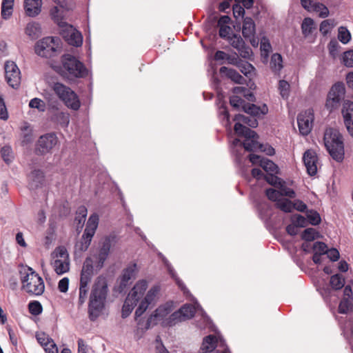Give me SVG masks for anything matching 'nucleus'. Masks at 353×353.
<instances>
[{"label":"nucleus","mask_w":353,"mask_h":353,"mask_svg":"<svg viewBox=\"0 0 353 353\" xmlns=\"http://www.w3.org/2000/svg\"><path fill=\"white\" fill-rule=\"evenodd\" d=\"M236 67H238L240 71L246 77L251 74V73L255 70L251 63L241 59Z\"/></svg>","instance_id":"nucleus-49"},{"label":"nucleus","mask_w":353,"mask_h":353,"mask_svg":"<svg viewBox=\"0 0 353 353\" xmlns=\"http://www.w3.org/2000/svg\"><path fill=\"white\" fill-rule=\"evenodd\" d=\"M158 292H159L158 287L154 286V287L152 288L148 292L146 296H145L144 299L141 302L145 303V304H147V305L148 307L149 305H150L154 301Z\"/></svg>","instance_id":"nucleus-55"},{"label":"nucleus","mask_w":353,"mask_h":353,"mask_svg":"<svg viewBox=\"0 0 353 353\" xmlns=\"http://www.w3.org/2000/svg\"><path fill=\"white\" fill-rule=\"evenodd\" d=\"M172 304L167 303L163 305L159 306L154 312V314H152L147 320L144 330H147L150 328L151 326L157 324L156 319L157 318H163L166 316L169 313L171 312Z\"/></svg>","instance_id":"nucleus-15"},{"label":"nucleus","mask_w":353,"mask_h":353,"mask_svg":"<svg viewBox=\"0 0 353 353\" xmlns=\"http://www.w3.org/2000/svg\"><path fill=\"white\" fill-rule=\"evenodd\" d=\"M52 88L59 99L70 109L78 110L81 106L78 95L69 87L64 84L55 82Z\"/></svg>","instance_id":"nucleus-5"},{"label":"nucleus","mask_w":353,"mask_h":353,"mask_svg":"<svg viewBox=\"0 0 353 353\" xmlns=\"http://www.w3.org/2000/svg\"><path fill=\"white\" fill-rule=\"evenodd\" d=\"M259 165L267 172H273L277 174L279 172V168L276 163L272 161L263 158L259 161Z\"/></svg>","instance_id":"nucleus-34"},{"label":"nucleus","mask_w":353,"mask_h":353,"mask_svg":"<svg viewBox=\"0 0 353 353\" xmlns=\"http://www.w3.org/2000/svg\"><path fill=\"white\" fill-rule=\"evenodd\" d=\"M256 32V26L254 20L249 17L243 18L242 25V34L243 37L247 39L254 36Z\"/></svg>","instance_id":"nucleus-23"},{"label":"nucleus","mask_w":353,"mask_h":353,"mask_svg":"<svg viewBox=\"0 0 353 353\" xmlns=\"http://www.w3.org/2000/svg\"><path fill=\"white\" fill-rule=\"evenodd\" d=\"M327 245L321 241H316L313 245V250L315 252L319 253L322 255H325L327 251Z\"/></svg>","instance_id":"nucleus-61"},{"label":"nucleus","mask_w":353,"mask_h":353,"mask_svg":"<svg viewBox=\"0 0 353 353\" xmlns=\"http://www.w3.org/2000/svg\"><path fill=\"white\" fill-rule=\"evenodd\" d=\"M316 29L314 20L310 17H305L301 24L302 33L305 37L310 35L313 30Z\"/></svg>","instance_id":"nucleus-33"},{"label":"nucleus","mask_w":353,"mask_h":353,"mask_svg":"<svg viewBox=\"0 0 353 353\" xmlns=\"http://www.w3.org/2000/svg\"><path fill=\"white\" fill-rule=\"evenodd\" d=\"M334 19H329L323 21L320 24L319 31L323 36L330 33L332 29L335 26Z\"/></svg>","instance_id":"nucleus-40"},{"label":"nucleus","mask_w":353,"mask_h":353,"mask_svg":"<svg viewBox=\"0 0 353 353\" xmlns=\"http://www.w3.org/2000/svg\"><path fill=\"white\" fill-rule=\"evenodd\" d=\"M233 120L236 122L242 121L245 124H247L249 127L255 128L258 126V121L255 118H250L241 114H236Z\"/></svg>","instance_id":"nucleus-35"},{"label":"nucleus","mask_w":353,"mask_h":353,"mask_svg":"<svg viewBox=\"0 0 353 353\" xmlns=\"http://www.w3.org/2000/svg\"><path fill=\"white\" fill-rule=\"evenodd\" d=\"M314 113L311 109L307 110L298 114L297 123L299 132L303 135H307L312 129Z\"/></svg>","instance_id":"nucleus-13"},{"label":"nucleus","mask_w":353,"mask_h":353,"mask_svg":"<svg viewBox=\"0 0 353 353\" xmlns=\"http://www.w3.org/2000/svg\"><path fill=\"white\" fill-rule=\"evenodd\" d=\"M61 66L57 67L56 71L63 79L72 81L88 75V70L85 65L73 55L64 54L61 56Z\"/></svg>","instance_id":"nucleus-2"},{"label":"nucleus","mask_w":353,"mask_h":353,"mask_svg":"<svg viewBox=\"0 0 353 353\" xmlns=\"http://www.w3.org/2000/svg\"><path fill=\"white\" fill-rule=\"evenodd\" d=\"M50 16L52 19L61 28H63L68 24L63 21V16L60 14V10L57 6L50 10Z\"/></svg>","instance_id":"nucleus-36"},{"label":"nucleus","mask_w":353,"mask_h":353,"mask_svg":"<svg viewBox=\"0 0 353 353\" xmlns=\"http://www.w3.org/2000/svg\"><path fill=\"white\" fill-rule=\"evenodd\" d=\"M325 255H326V257L332 262L338 261L340 257L339 252L337 249L334 248L330 249L328 248Z\"/></svg>","instance_id":"nucleus-64"},{"label":"nucleus","mask_w":353,"mask_h":353,"mask_svg":"<svg viewBox=\"0 0 353 353\" xmlns=\"http://www.w3.org/2000/svg\"><path fill=\"white\" fill-rule=\"evenodd\" d=\"M60 43L59 37H47L36 43L34 50L39 56L50 58L61 50Z\"/></svg>","instance_id":"nucleus-6"},{"label":"nucleus","mask_w":353,"mask_h":353,"mask_svg":"<svg viewBox=\"0 0 353 353\" xmlns=\"http://www.w3.org/2000/svg\"><path fill=\"white\" fill-rule=\"evenodd\" d=\"M230 45L237 50L244 45L245 41L239 34H233L228 39Z\"/></svg>","instance_id":"nucleus-54"},{"label":"nucleus","mask_w":353,"mask_h":353,"mask_svg":"<svg viewBox=\"0 0 353 353\" xmlns=\"http://www.w3.org/2000/svg\"><path fill=\"white\" fill-rule=\"evenodd\" d=\"M301 6L307 11H319L323 3L314 2V0H301Z\"/></svg>","instance_id":"nucleus-46"},{"label":"nucleus","mask_w":353,"mask_h":353,"mask_svg":"<svg viewBox=\"0 0 353 353\" xmlns=\"http://www.w3.org/2000/svg\"><path fill=\"white\" fill-rule=\"evenodd\" d=\"M61 35L70 46L79 47L83 43V37L81 33L71 25L67 24L65 26V27L61 30Z\"/></svg>","instance_id":"nucleus-12"},{"label":"nucleus","mask_w":353,"mask_h":353,"mask_svg":"<svg viewBox=\"0 0 353 353\" xmlns=\"http://www.w3.org/2000/svg\"><path fill=\"white\" fill-rule=\"evenodd\" d=\"M95 273L94 266H83L81 272L80 285L88 286V283L91 281Z\"/></svg>","instance_id":"nucleus-28"},{"label":"nucleus","mask_w":353,"mask_h":353,"mask_svg":"<svg viewBox=\"0 0 353 353\" xmlns=\"http://www.w3.org/2000/svg\"><path fill=\"white\" fill-rule=\"evenodd\" d=\"M242 110L252 116L256 117L259 115V111L261 110V107L258 106L254 103H249L245 102L244 105L242 107Z\"/></svg>","instance_id":"nucleus-45"},{"label":"nucleus","mask_w":353,"mask_h":353,"mask_svg":"<svg viewBox=\"0 0 353 353\" xmlns=\"http://www.w3.org/2000/svg\"><path fill=\"white\" fill-rule=\"evenodd\" d=\"M290 85L285 80H280L279 82V90L282 98L288 99L290 95Z\"/></svg>","instance_id":"nucleus-53"},{"label":"nucleus","mask_w":353,"mask_h":353,"mask_svg":"<svg viewBox=\"0 0 353 353\" xmlns=\"http://www.w3.org/2000/svg\"><path fill=\"white\" fill-rule=\"evenodd\" d=\"M325 147L331 157L338 163L344 159L345 150L343 138L340 132L333 128H328L324 132Z\"/></svg>","instance_id":"nucleus-4"},{"label":"nucleus","mask_w":353,"mask_h":353,"mask_svg":"<svg viewBox=\"0 0 353 353\" xmlns=\"http://www.w3.org/2000/svg\"><path fill=\"white\" fill-rule=\"evenodd\" d=\"M14 0H3L1 3V17L5 20L9 19L12 15Z\"/></svg>","instance_id":"nucleus-30"},{"label":"nucleus","mask_w":353,"mask_h":353,"mask_svg":"<svg viewBox=\"0 0 353 353\" xmlns=\"http://www.w3.org/2000/svg\"><path fill=\"white\" fill-rule=\"evenodd\" d=\"M182 321L184 320L181 316V314L178 310L173 312L168 319H166L164 323L169 327H172L175 325L177 323L181 322Z\"/></svg>","instance_id":"nucleus-48"},{"label":"nucleus","mask_w":353,"mask_h":353,"mask_svg":"<svg viewBox=\"0 0 353 353\" xmlns=\"http://www.w3.org/2000/svg\"><path fill=\"white\" fill-rule=\"evenodd\" d=\"M342 114L350 134L353 137V102L347 100L343 104Z\"/></svg>","instance_id":"nucleus-16"},{"label":"nucleus","mask_w":353,"mask_h":353,"mask_svg":"<svg viewBox=\"0 0 353 353\" xmlns=\"http://www.w3.org/2000/svg\"><path fill=\"white\" fill-rule=\"evenodd\" d=\"M275 205L276 208L286 213L291 212L293 210V202L288 199H280Z\"/></svg>","instance_id":"nucleus-44"},{"label":"nucleus","mask_w":353,"mask_h":353,"mask_svg":"<svg viewBox=\"0 0 353 353\" xmlns=\"http://www.w3.org/2000/svg\"><path fill=\"white\" fill-rule=\"evenodd\" d=\"M319 232L313 228H309L303 230L301 234V239L305 241H312L316 236H319Z\"/></svg>","instance_id":"nucleus-50"},{"label":"nucleus","mask_w":353,"mask_h":353,"mask_svg":"<svg viewBox=\"0 0 353 353\" xmlns=\"http://www.w3.org/2000/svg\"><path fill=\"white\" fill-rule=\"evenodd\" d=\"M233 16L235 19H241L243 20L245 10L240 4L235 3L232 6Z\"/></svg>","instance_id":"nucleus-59"},{"label":"nucleus","mask_w":353,"mask_h":353,"mask_svg":"<svg viewBox=\"0 0 353 353\" xmlns=\"http://www.w3.org/2000/svg\"><path fill=\"white\" fill-rule=\"evenodd\" d=\"M22 290L30 296H41L45 290L42 277L30 266H21L19 271Z\"/></svg>","instance_id":"nucleus-3"},{"label":"nucleus","mask_w":353,"mask_h":353,"mask_svg":"<svg viewBox=\"0 0 353 353\" xmlns=\"http://www.w3.org/2000/svg\"><path fill=\"white\" fill-rule=\"evenodd\" d=\"M245 103V100L236 95L230 98V104L237 110H242V107L244 105Z\"/></svg>","instance_id":"nucleus-57"},{"label":"nucleus","mask_w":353,"mask_h":353,"mask_svg":"<svg viewBox=\"0 0 353 353\" xmlns=\"http://www.w3.org/2000/svg\"><path fill=\"white\" fill-rule=\"evenodd\" d=\"M56 239V227L54 224L50 223L46 231V236L44 240V245L48 248Z\"/></svg>","instance_id":"nucleus-42"},{"label":"nucleus","mask_w":353,"mask_h":353,"mask_svg":"<svg viewBox=\"0 0 353 353\" xmlns=\"http://www.w3.org/2000/svg\"><path fill=\"white\" fill-rule=\"evenodd\" d=\"M29 107L31 108H36L39 112H44L46 110L45 102L39 98H34L29 102Z\"/></svg>","instance_id":"nucleus-56"},{"label":"nucleus","mask_w":353,"mask_h":353,"mask_svg":"<svg viewBox=\"0 0 353 353\" xmlns=\"http://www.w3.org/2000/svg\"><path fill=\"white\" fill-rule=\"evenodd\" d=\"M265 180L270 185L279 188L282 183H284L279 177L273 174H268L264 176Z\"/></svg>","instance_id":"nucleus-58"},{"label":"nucleus","mask_w":353,"mask_h":353,"mask_svg":"<svg viewBox=\"0 0 353 353\" xmlns=\"http://www.w3.org/2000/svg\"><path fill=\"white\" fill-rule=\"evenodd\" d=\"M147 288V281L145 280H141L137 283V284L134 286L128 296H131V298L137 299V301H139L144 294Z\"/></svg>","instance_id":"nucleus-24"},{"label":"nucleus","mask_w":353,"mask_h":353,"mask_svg":"<svg viewBox=\"0 0 353 353\" xmlns=\"http://www.w3.org/2000/svg\"><path fill=\"white\" fill-rule=\"evenodd\" d=\"M54 265H70L69 256L64 246L57 247L51 254Z\"/></svg>","instance_id":"nucleus-20"},{"label":"nucleus","mask_w":353,"mask_h":353,"mask_svg":"<svg viewBox=\"0 0 353 353\" xmlns=\"http://www.w3.org/2000/svg\"><path fill=\"white\" fill-rule=\"evenodd\" d=\"M218 340L215 336L208 335L204 338L202 343V353H230L229 349L225 348L223 350H215Z\"/></svg>","instance_id":"nucleus-18"},{"label":"nucleus","mask_w":353,"mask_h":353,"mask_svg":"<svg viewBox=\"0 0 353 353\" xmlns=\"http://www.w3.org/2000/svg\"><path fill=\"white\" fill-rule=\"evenodd\" d=\"M234 132L239 137H243L245 140H250L252 139H258L259 135L257 133L251 130L250 128L243 125L239 122H236L234 127Z\"/></svg>","instance_id":"nucleus-21"},{"label":"nucleus","mask_w":353,"mask_h":353,"mask_svg":"<svg viewBox=\"0 0 353 353\" xmlns=\"http://www.w3.org/2000/svg\"><path fill=\"white\" fill-rule=\"evenodd\" d=\"M137 299H134L131 298V296H128L122 307V318H127L132 312L134 307L137 305Z\"/></svg>","instance_id":"nucleus-31"},{"label":"nucleus","mask_w":353,"mask_h":353,"mask_svg":"<svg viewBox=\"0 0 353 353\" xmlns=\"http://www.w3.org/2000/svg\"><path fill=\"white\" fill-rule=\"evenodd\" d=\"M98 223L99 216L97 215L92 214L89 217L83 234L81 240L75 245L76 251L84 252L87 250L97 228Z\"/></svg>","instance_id":"nucleus-7"},{"label":"nucleus","mask_w":353,"mask_h":353,"mask_svg":"<svg viewBox=\"0 0 353 353\" xmlns=\"http://www.w3.org/2000/svg\"><path fill=\"white\" fill-rule=\"evenodd\" d=\"M343 61L345 66L353 67V50H350L344 52Z\"/></svg>","instance_id":"nucleus-63"},{"label":"nucleus","mask_w":353,"mask_h":353,"mask_svg":"<svg viewBox=\"0 0 353 353\" xmlns=\"http://www.w3.org/2000/svg\"><path fill=\"white\" fill-rule=\"evenodd\" d=\"M4 69L8 84L12 88L17 89L21 83V72L18 66L14 61H7Z\"/></svg>","instance_id":"nucleus-10"},{"label":"nucleus","mask_w":353,"mask_h":353,"mask_svg":"<svg viewBox=\"0 0 353 353\" xmlns=\"http://www.w3.org/2000/svg\"><path fill=\"white\" fill-rule=\"evenodd\" d=\"M1 156L4 162L7 164L10 163L13 160V153L12 148L9 145H4L1 149Z\"/></svg>","instance_id":"nucleus-47"},{"label":"nucleus","mask_w":353,"mask_h":353,"mask_svg":"<svg viewBox=\"0 0 353 353\" xmlns=\"http://www.w3.org/2000/svg\"><path fill=\"white\" fill-rule=\"evenodd\" d=\"M116 242L117 237L114 235L106 236L101 240L99 252L96 256L97 265H103L109 255L110 248L114 245Z\"/></svg>","instance_id":"nucleus-11"},{"label":"nucleus","mask_w":353,"mask_h":353,"mask_svg":"<svg viewBox=\"0 0 353 353\" xmlns=\"http://www.w3.org/2000/svg\"><path fill=\"white\" fill-rule=\"evenodd\" d=\"M42 0H25L24 10L26 15L34 17L41 11Z\"/></svg>","instance_id":"nucleus-19"},{"label":"nucleus","mask_w":353,"mask_h":353,"mask_svg":"<svg viewBox=\"0 0 353 353\" xmlns=\"http://www.w3.org/2000/svg\"><path fill=\"white\" fill-rule=\"evenodd\" d=\"M303 161L310 176H314L317 172L318 157L312 150H307L303 156Z\"/></svg>","instance_id":"nucleus-14"},{"label":"nucleus","mask_w":353,"mask_h":353,"mask_svg":"<svg viewBox=\"0 0 353 353\" xmlns=\"http://www.w3.org/2000/svg\"><path fill=\"white\" fill-rule=\"evenodd\" d=\"M135 268L136 266H128L123 270L120 283L121 288H125L128 285L129 281L134 279Z\"/></svg>","instance_id":"nucleus-29"},{"label":"nucleus","mask_w":353,"mask_h":353,"mask_svg":"<svg viewBox=\"0 0 353 353\" xmlns=\"http://www.w3.org/2000/svg\"><path fill=\"white\" fill-rule=\"evenodd\" d=\"M305 215L307 223L312 225H318L321 222V218L319 213L314 210H309L306 211Z\"/></svg>","instance_id":"nucleus-38"},{"label":"nucleus","mask_w":353,"mask_h":353,"mask_svg":"<svg viewBox=\"0 0 353 353\" xmlns=\"http://www.w3.org/2000/svg\"><path fill=\"white\" fill-rule=\"evenodd\" d=\"M108 283L105 277L99 276L94 282L88 304L89 319L94 321L100 316L108 294Z\"/></svg>","instance_id":"nucleus-1"},{"label":"nucleus","mask_w":353,"mask_h":353,"mask_svg":"<svg viewBox=\"0 0 353 353\" xmlns=\"http://www.w3.org/2000/svg\"><path fill=\"white\" fill-rule=\"evenodd\" d=\"M270 67L275 72H279L283 68V59L280 54L274 53L272 55Z\"/></svg>","instance_id":"nucleus-37"},{"label":"nucleus","mask_w":353,"mask_h":353,"mask_svg":"<svg viewBox=\"0 0 353 353\" xmlns=\"http://www.w3.org/2000/svg\"><path fill=\"white\" fill-rule=\"evenodd\" d=\"M147 288V281L145 280H141L137 283V284L134 286L128 296H131V298L137 299V301H139L144 294Z\"/></svg>","instance_id":"nucleus-25"},{"label":"nucleus","mask_w":353,"mask_h":353,"mask_svg":"<svg viewBox=\"0 0 353 353\" xmlns=\"http://www.w3.org/2000/svg\"><path fill=\"white\" fill-rule=\"evenodd\" d=\"M25 33L31 39H37L41 34V28L39 23L35 21L30 22L25 28Z\"/></svg>","instance_id":"nucleus-27"},{"label":"nucleus","mask_w":353,"mask_h":353,"mask_svg":"<svg viewBox=\"0 0 353 353\" xmlns=\"http://www.w3.org/2000/svg\"><path fill=\"white\" fill-rule=\"evenodd\" d=\"M57 142L58 138L53 132L41 135L37 141L35 154L37 155H44L50 152Z\"/></svg>","instance_id":"nucleus-9"},{"label":"nucleus","mask_w":353,"mask_h":353,"mask_svg":"<svg viewBox=\"0 0 353 353\" xmlns=\"http://www.w3.org/2000/svg\"><path fill=\"white\" fill-rule=\"evenodd\" d=\"M345 94V85L342 82H337L332 85L329 91L325 102V108L332 112L337 109L341 101L344 99Z\"/></svg>","instance_id":"nucleus-8"},{"label":"nucleus","mask_w":353,"mask_h":353,"mask_svg":"<svg viewBox=\"0 0 353 353\" xmlns=\"http://www.w3.org/2000/svg\"><path fill=\"white\" fill-rule=\"evenodd\" d=\"M28 310L31 314L37 316L41 314L43 307L41 303L38 301H30L28 304Z\"/></svg>","instance_id":"nucleus-52"},{"label":"nucleus","mask_w":353,"mask_h":353,"mask_svg":"<svg viewBox=\"0 0 353 353\" xmlns=\"http://www.w3.org/2000/svg\"><path fill=\"white\" fill-rule=\"evenodd\" d=\"M28 181L30 190L41 188L45 182L44 172L40 169H34L28 175Z\"/></svg>","instance_id":"nucleus-17"},{"label":"nucleus","mask_w":353,"mask_h":353,"mask_svg":"<svg viewBox=\"0 0 353 353\" xmlns=\"http://www.w3.org/2000/svg\"><path fill=\"white\" fill-rule=\"evenodd\" d=\"M179 311L181 314L183 320L192 319L195 314V307L191 304H185Z\"/></svg>","instance_id":"nucleus-39"},{"label":"nucleus","mask_w":353,"mask_h":353,"mask_svg":"<svg viewBox=\"0 0 353 353\" xmlns=\"http://www.w3.org/2000/svg\"><path fill=\"white\" fill-rule=\"evenodd\" d=\"M330 283L333 289L338 290L344 286L345 279L342 275L336 274L331 276Z\"/></svg>","instance_id":"nucleus-43"},{"label":"nucleus","mask_w":353,"mask_h":353,"mask_svg":"<svg viewBox=\"0 0 353 353\" xmlns=\"http://www.w3.org/2000/svg\"><path fill=\"white\" fill-rule=\"evenodd\" d=\"M265 195L268 199L272 201H275L276 203L279 201V197L281 196L280 190H276L273 188H268L265 190Z\"/></svg>","instance_id":"nucleus-60"},{"label":"nucleus","mask_w":353,"mask_h":353,"mask_svg":"<svg viewBox=\"0 0 353 353\" xmlns=\"http://www.w3.org/2000/svg\"><path fill=\"white\" fill-rule=\"evenodd\" d=\"M352 307V303L347 299L341 301L339 305V312L340 314H347Z\"/></svg>","instance_id":"nucleus-62"},{"label":"nucleus","mask_w":353,"mask_h":353,"mask_svg":"<svg viewBox=\"0 0 353 353\" xmlns=\"http://www.w3.org/2000/svg\"><path fill=\"white\" fill-rule=\"evenodd\" d=\"M243 147L246 151L252 152L258 150V148H263L264 144L260 143L257 141V139H252L250 140H245L242 143Z\"/></svg>","instance_id":"nucleus-41"},{"label":"nucleus","mask_w":353,"mask_h":353,"mask_svg":"<svg viewBox=\"0 0 353 353\" xmlns=\"http://www.w3.org/2000/svg\"><path fill=\"white\" fill-rule=\"evenodd\" d=\"M51 121L63 128H66L70 123V114L66 112H54L51 117Z\"/></svg>","instance_id":"nucleus-26"},{"label":"nucleus","mask_w":353,"mask_h":353,"mask_svg":"<svg viewBox=\"0 0 353 353\" xmlns=\"http://www.w3.org/2000/svg\"><path fill=\"white\" fill-rule=\"evenodd\" d=\"M338 39L344 44L347 43L351 39L350 32L345 27L341 26L339 28Z\"/></svg>","instance_id":"nucleus-51"},{"label":"nucleus","mask_w":353,"mask_h":353,"mask_svg":"<svg viewBox=\"0 0 353 353\" xmlns=\"http://www.w3.org/2000/svg\"><path fill=\"white\" fill-rule=\"evenodd\" d=\"M88 214V210L84 205H80L76 212V216L74 218V223L77 224V228L83 226L86 216Z\"/></svg>","instance_id":"nucleus-32"},{"label":"nucleus","mask_w":353,"mask_h":353,"mask_svg":"<svg viewBox=\"0 0 353 353\" xmlns=\"http://www.w3.org/2000/svg\"><path fill=\"white\" fill-rule=\"evenodd\" d=\"M219 72L221 74H224L227 78L231 79L235 83L243 85L246 81L245 79L234 69L222 66Z\"/></svg>","instance_id":"nucleus-22"}]
</instances>
